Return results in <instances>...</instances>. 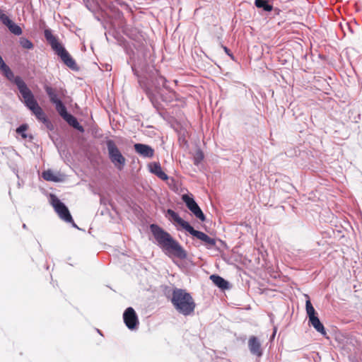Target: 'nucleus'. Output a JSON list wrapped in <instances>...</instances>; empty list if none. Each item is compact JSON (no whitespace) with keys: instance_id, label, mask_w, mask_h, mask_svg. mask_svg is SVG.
<instances>
[{"instance_id":"c9c22d12","label":"nucleus","mask_w":362,"mask_h":362,"mask_svg":"<svg viewBox=\"0 0 362 362\" xmlns=\"http://www.w3.org/2000/svg\"><path fill=\"white\" fill-rule=\"evenodd\" d=\"M275 334H276V329H274V332L273 336H274Z\"/></svg>"},{"instance_id":"c85d7f7f","label":"nucleus","mask_w":362,"mask_h":362,"mask_svg":"<svg viewBox=\"0 0 362 362\" xmlns=\"http://www.w3.org/2000/svg\"><path fill=\"white\" fill-rule=\"evenodd\" d=\"M223 49H224L225 52H226L228 55H229L231 58H233V55L230 53V49H229L228 47H223Z\"/></svg>"},{"instance_id":"9d476101","label":"nucleus","mask_w":362,"mask_h":362,"mask_svg":"<svg viewBox=\"0 0 362 362\" xmlns=\"http://www.w3.org/2000/svg\"><path fill=\"white\" fill-rule=\"evenodd\" d=\"M123 320L128 329L134 330L137 329L139 325V319L137 314L133 308H127L123 313Z\"/></svg>"},{"instance_id":"39448f33","label":"nucleus","mask_w":362,"mask_h":362,"mask_svg":"<svg viewBox=\"0 0 362 362\" xmlns=\"http://www.w3.org/2000/svg\"><path fill=\"white\" fill-rule=\"evenodd\" d=\"M0 70L2 74L11 83L16 85L22 97L31 91L25 81L19 76H15L10 67L4 62L0 56Z\"/></svg>"},{"instance_id":"a878e982","label":"nucleus","mask_w":362,"mask_h":362,"mask_svg":"<svg viewBox=\"0 0 362 362\" xmlns=\"http://www.w3.org/2000/svg\"><path fill=\"white\" fill-rule=\"evenodd\" d=\"M20 45L25 49H32L33 47V45L30 40L27 38H21L20 39Z\"/></svg>"},{"instance_id":"2eb2a0df","label":"nucleus","mask_w":362,"mask_h":362,"mask_svg":"<svg viewBox=\"0 0 362 362\" xmlns=\"http://www.w3.org/2000/svg\"><path fill=\"white\" fill-rule=\"evenodd\" d=\"M135 151L144 158H152L154 150L150 146L144 144L137 143L134 145Z\"/></svg>"},{"instance_id":"f8f14e48","label":"nucleus","mask_w":362,"mask_h":362,"mask_svg":"<svg viewBox=\"0 0 362 362\" xmlns=\"http://www.w3.org/2000/svg\"><path fill=\"white\" fill-rule=\"evenodd\" d=\"M0 21L8 28L11 33L16 35H20L22 34L23 31L21 28L18 25L13 23L6 14L1 15V16H0Z\"/></svg>"},{"instance_id":"ddd939ff","label":"nucleus","mask_w":362,"mask_h":362,"mask_svg":"<svg viewBox=\"0 0 362 362\" xmlns=\"http://www.w3.org/2000/svg\"><path fill=\"white\" fill-rule=\"evenodd\" d=\"M167 214L170 216V219L171 221H173L177 224L180 226L183 229H185L186 231L189 232L190 229L192 228V226L186 221L183 220L177 213H176L173 209H168L167 210Z\"/></svg>"},{"instance_id":"20e7f679","label":"nucleus","mask_w":362,"mask_h":362,"mask_svg":"<svg viewBox=\"0 0 362 362\" xmlns=\"http://www.w3.org/2000/svg\"><path fill=\"white\" fill-rule=\"evenodd\" d=\"M45 37L50 45L52 49L61 58L62 62L71 69L78 70V66L75 60L70 56L66 49L59 43L57 38L53 35L52 30L46 29L45 30Z\"/></svg>"},{"instance_id":"dca6fc26","label":"nucleus","mask_w":362,"mask_h":362,"mask_svg":"<svg viewBox=\"0 0 362 362\" xmlns=\"http://www.w3.org/2000/svg\"><path fill=\"white\" fill-rule=\"evenodd\" d=\"M44 88H45V90L47 95L49 97V101L52 104H54L61 100L59 98V95L61 94L62 90H58L57 89L54 88L47 85H45Z\"/></svg>"},{"instance_id":"f257e3e1","label":"nucleus","mask_w":362,"mask_h":362,"mask_svg":"<svg viewBox=\"0 0 362 362\" xmlns=\"http://www.w3.org/2000/svg\"><path fill=\"white\" fill-rule=\"evenodd\" d=\"M132 70L137 77L140 86L145 91L151 103H153L155 93L158 92V89L161 86L165 87L166 79L163 76H160L158 71L153 66L142 67V74H139L136 68V65L132 66Z\"/></svg>"},{"instance_id":"7ed1b4c3","label":"nucleus","mask_w":362,"mask_h":362,"mask_svg":"<svg viewBox=\"0 0 362 362\" xmlns=\"http://www.w3.org/2000/svg\"><path fill=\"white\" fill-rule=\"evenodd\" d=\"M171 303L180 314L187 316L194 313L196 304L190 293L182 288L173 291Z\"/></svg>"},{"instance_id":"b1692460","label":"nucleus","mask_w":362,"mask_h":362,"mask_svg":"<svg viewBox=\"0 0 362 362\" xmlns=\"http://www.w3.org/2000/svg\"><path fill=\"white\" fill-rule=\"evenodd\" d=\"M305 309H306V313H307V315H308L309 319L311 317L317 316L314 307L313 306L310 300H307L305 302Z\"/></svg>"},{"instance_id":"473e14b6","label":"nucleus","mask_w":362,"mask_h":362,"mask_svg":"<svg viewBox=\"0 0 362 362\" xmlns=\"http://www.w3.org/2000/svg\"><path fill=\"white\" fill-rule=\"evenodd\" d=\"M5 13H4L1 11H0V16H1V15H4Z\"/></svg>"},{"instance_id":"6ab92c4d","label":"nucleus","mask_w":362,"mask_h":362,"mask_svg":"<svg viewBox=\"0 0 362 362\" xmlns=\"http://www.w3.org/2000/svg\"><path fill=\"white\" fill-rule=\"evenodd\" d=\"M42 177L47 180L54 182H62V176L60 174H54V173L51 170H47L42 173Z\"/></svg>"},{"instance_id":"aec40b11","label":"nucleus","mask_w":362,"mask_h":362,"mask_svg":"<svg viewBox=\"0 0 362 362\" xmlns=\"http://www.w3.org/2000/svg\"><path fill=\"white\" fill-rule=\"evenodd\" d=\"M309 323L310 325H312L316 329L317 332H320L322 335L326 334V331H325V327L322 325V323L320 322V320L317 316L311 317L309 319Z\"/></svg>"},{"instance_id":"423d86ee","label":"nucleus","mask_w":362,"mask_h":362,"mask_svg":"<svg viewBox=\"0 0 362 362\" xmlns=\"http://www.w3.org/2000/svg\"><path fill=\"white\" fill-rule=\"evenodd\" d=\"M105 144L110 161L114 164L117 169L119 170H122L126 163V158L120 152L115 141L112 139H107L105 141Z\"/></svg>"},{"instance_id":"f03ea898","label":"nucleus","mask_w":362,"mask_h":362,"mask_svg":"<svg viewBox=\"0 0 362 362\" xmlns=\"http://www.w3.org/2000/svg\"><path fill=\"white\" fill-rule=\"evenodd\" d=\"M151 232L156 241L157 245L168 256H173L180 259L187 258V254L181 245L172 235L158 225H150Z\"/></svg>"},{"instance_id":"9b49d317","label":"nucleus","mask_w":362,"mask_h":362,"mask_svg":"<svg viewBox=\"0 0 362 362\" xmlns=\"http://www.w3.org/2000/svg\"><path fill=\"white\" fill-rule=\"evenodd\" d=\"M188 233L202 241L204 245L209 250L212 249L216 246V239L209 237L207 234L202 231L197 230L193 227H192Z\"/></svg>"},{"instance_id":"0eeeda50","label":"nucleus","mask_w":362,"mask_h":362,"mask_svg":"<svg viewBox=\"0 0 362 362\" xmlns=\"http://www.w3.org/2000/svg\"><path fill=\"white\" fill-rule=\"evenodd\" d=\"M25 105L33 112L36 118L42 122H47V116L42 109L40 107L37 100L35 99L32 91L23 97Z\"/></svg>"},{"instance_id":"bb28decb","label":"nucleus","mask_w":362,"mask_h":362,"mask_svg":"<svg viewBox=\"0 0 362 362\" xmlns=\"http://www.w3.org/2000/svg\"><path fill=\"white\" fill-rule=\"evenodd\" d=\"M27 129H28L27 124H23L20 125L16 129V132L18 134H19L23 139H26L27 134H25V132H26Z\"/></svg>"},{"instance_id":"2f4dec72","label":"nucleus","mask_w":362,"mask_h":362,"mask_svg":"<svg viewBox=\"0 0 362 362\" xmlns=\"http://www.w3.org/2000/svg\"><path fill=\"white\" fill-rule=\"evenodd\" d=\"M5 13H4L1 11H0V16H1V15H4Z\"/></svg>"},{"instance_id":"393cba45","label":"nucleus","mask_w":362,"mask_h":362,"mask_svg":"<svg viewBox=\"0 0 362 362\" xmlns=\"http://www.w3.org/2000/svg\"><path fill=\"white\" fill-rule=\"evenodd\" d=\"M203 159H204V154H203L202 151L200 150L197 151L196 153H194V158H193L194 164L195 165H199L200 164V163L203 160Z\"/></svg>"},{"instance_id":"72a5a7b5","label":"nucleus","mask_w":362,"mask_h":362,"mask_svg":"<svg viewBox=\"0 0 362 362\" xmlns=\"http://www.w3.org/2000/svg\"><path fill=\"white\" fill-rule=\"evenodd\" d=\"M14 173H16V176L18 178H19V176H18V172H14Z\"/></svg>"},{"instance_id":"c756f323","label":"nucleus","mask_w":362,"mask_h":362,"mask_svg":"<svg viewBox=\"0 0 362 362\" xmlns=\"http://www.w3.org/2000/svg\"><path fill=\"white\" fill-rule=\"evenodd\" d=\"M71 223H72V226L75 228H78V226L76 225V223H74V221H73V222H70Z\"/></svg>"},{"instance_id":"6e6552de","label":"nucleus","mask_w":362,"mask_h":362,"mask_svg":"<svg viewBox=\"0 0 362 362\" xmlns=\"http://www.w3.org/2000/svg\"><path fill=\"white\" fill-rule=\"evenodd\" d=\"M50 204L59 218L65 222H73L72 216L68 207L54 194L49 196Z\"/></svg>"},{"instance_id":"f3484780","label":"nucleus","mask_w":362,"mask_h":362,"mask_svg":"<svg viewBox=\"0 0 362 362\" xmlns=\"http://www.w3.org/2000/svg\"><path fill=\"white\" fill-rule=\"evenodd\" d=\"M150 171L162 180L168 179V175L163 171L159 163H153L149 165Z\"/></svg>"},{"instance_id":"1a4fd4ad","label":"nucleus","mask_w":362,"mask_h":362,"mask_svg":"<svg viewBox=\"0 0 362 362\" xmlns=\"http://www.w3.org/2000/svg\"><path fill=\"white\" fill-rule=\"evenodd\" d=\"M182 199L186 204L187 209L196 218H199L202 221H204L206 220L205 215L193 197H191L187 194H183L182 196Z\"/></svg>"},{"instance_id":"412c9836","label":"nucleus","mask_w":362,"mask_h":362,"mask_svg":"<svg viewBox=\"0 0 362 362\" xmlns=\"http://www.w3.org/2000/svg\"><path fill=\"white\" fill-rule=\"evenodd\" d=\"M210 279L216 286L221 289H226L228 288V281L218 275L213 274L210 276Z\"/></svg>"},{"instance_id":"4468645a","label":"nucleus","mask_w":362,"mask_h":362,"mask_svg":"<svg viewBox=\"0 0 362 362\" xmlns=\"http://www.w3.org/2000/svg\"><path fill=\"white\" fill-rule=\"evenodd\" d=\"M248 347L252 354L255 355L257 357H261L262 356L263 352L261 348V343L257 337L252 336L250 337L248 341Z\"/></svg>"},{"instance_id":"5701e85b","label":"nucleus","mask_w":362,"mask_h":362,"mask_svg":"<svg viewBox=\"0 0 362 362\" xmlns=\"http://www.w3.org/2000/svg\"><path fill=\"white\" fill-rule=\"evenodd\" d=\"M54 105H55L57 112L62 118L69 114L66 106L64 105L62 100L54 103Z\"/></svg>"},{"instance_id":"cd10ccee","label":"nucleus","mask_w":362,"mask_h":362,"mask_svg":"<svg viewBox=\"0 0 362 362\" xmlns=\"http://www.w3.org/2000/svg\"><path fill=\"white\" fill-rule=\"evenodd\" d=\"M45 124L47 129L52 130L53 129V125L51 122L47 118V122H42Z\"/></svg>"},{"instance_id":"4be33fe9","label":"nucleus","mask_w":362,"mask_h":362,"mask_svg":"<svg viewBox=\"0 0 362 362\" xmlns=\"http://www.w3.org/2000/svg\"><path fill=\"white\" fill-rule=\"evenodd\" d=\"M269 1V0H255V5L264 11L270 12L273 10V6Z\"/></svg>"},{"instance_id":"7c9ffc66","label":"nucleus","mask_w":362,"mask_h":362,"mask_svg":"<svg viewBox=\"0 0 362 362\" xmlns=\"http://www.w3.org/2000/svg\"><path fill=\"white\" fill-rule=\"evenodd\" d=\"M17 185H18V188H21V186H22L21 183L19 181L18 182Z\"/></svg>"},{"instance_id":"f704fd0d","label":"nucleus","mask_w":362,"mask_h":362,"mask_svg":"<svg viewBox=\"0 0 362 362\" xmlns=\"http://www.w3.org/2000/svg\"><path fill=\"white\" fill-rule=\"evenodd\" d=\"M23 228H26V225L25 223L23 224Z\"/></svg>"},{"instance_id":"a211bd4d","label":"nucleus","mask_w":362,"mask_h":362,"mask_svg":"<svg viewBox=\"0 0 362 362\" xmlns=\"http://www.w3.org/2000/svg\"><path fill=\"white\" fill-rule=\"evenodd\" d=\"M63 119L73 128L77 129L81 133L84 132L83 127L80 124L77 119L71 114L69 113L67 115L64 117Z\"/></svg>"}]
</instances>
